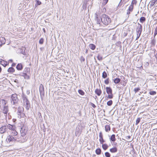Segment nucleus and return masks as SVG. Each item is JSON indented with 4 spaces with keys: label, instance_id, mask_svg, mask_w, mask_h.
<instances>
[{
    "label": "nucleus",
    "instance_id": "f257e3e1",
    "mask_svg": "<svg viewBox=\"0 0 157 157\" xmlns=\"http://www.w3.org/2000/svg\"><path fill=\"white\" fill-rule=\"evenodd\" d=\"M101 21L102 23L105 25H109L111 22L110 18L109 16L105 14L102 15Z\"/></svg>",
    "mask_w": 157,
    "mask_h": 157
},
{
    "label": "nucleus",
    "instance_id": "f03ea898",
    "mask_svg": "<svg viewBox=\"0 0 157 157\" xmlns=\"http://www.w3.org/2000/svg\"><path fill=\"white\" fill-rule=\"evenodd\" d=\"M11 103L12 105H17L19 102L20 100L18 99L17 95L16 94H12L10 98Z\"/></svg>",
    "mask_w": 157,
    "mask_h": 157
},
{
    "label": "nucleus",
    "instance_id": "7ed1b4c3",
    "mask_svg": "<svg viewBox=\"0 0 157 157\" xmlns=\"http://www.w3.org/2000/svg\"><path fill=\"white\" fill-rule=\"evenodd\" d=\"M30 68L28 67L25 68L22 73H21L19 75L20 76L24 77L25 79H27L29 78Z\"/></svg>",
    "mask_w": 157,
    "mask_h": 157
},
{
    "label": "nucleus",
    "instance_id": "20e7f679",
    "mask_svg": "<svg viewBox=\"0 0 157 157\" xmlns=\"http://www.w3.org/2000/svg\"><path fill=\"white\" fill-rule=\"evenodd\" d=\"M23 101L24 104L27 110H28L30 108V104L27 96L25 95H23L22 97Z\"/></svg>",
    "mask_w": 157,
    "mask_h": 157
},
{
    "label": "nucleus",
    "instance_id": "39448f33",
    "mask_svg": "<svg viewBox=\"0 0 157 157\" xmlns=\"http://www.w3.org/2000/svg\"><path fill=\"white\" fill-rule=\"evenodd\" d=\"M24 108L22 107H19L17 109V114L18 115V117L21 118L22 117H24L25 115L23 113Z\"/></svg>",
    "mask_w": 157,
    "mask_h": 157
},
{
    "label": "nucleus",
    "instance_id": "423d86ee",
    "mask_svg": "<svg viewBox=\"0 0 157 157\" xmlns=\"http://www.w3.org/2000/svg\"><path fill=\"white\" fill-rule=\"evenodd\" d=\"M106 91L108 94V98L112 99L113 97V95L112 94V90L110 87H106Z\"/></svg>",
    "mask_w": 157,
    "mask_h": 157
},
{
    "label": "nucleus",
    "instance_id": "0eeeda50",
    "mask_svg": "<svg viewBox=\"0 0 157 157\" xmlns=\"http://www.w3.org/2000/svg\"><path fill=\"white\" fill-rule=\"evenodd\" d=\"M82 131V127L79 125L77 126L76 129L75 134L76 136H79Z\"/></svg>",
    "mask_w": 157,
    "mask_h": 157
},
{
    "label": "nucleus",
    "instance_id": "6e6552de",
    "mask_svg": "<svg viewBox=\"0 0 157 157\" xmlns=\"http://www.w3.org/2000/svg\"><path fill=\"white\" fill-rule=\"evenodd\" d=\"M6 140L7 142H13L17 140L16 137H14L12 135H9L6 138Z\"/></svg>",
    "mask_w": 157,
    "mask_h": 157
},
{
    "label": "nucleus",
    "instance_id": "1a4fd4ad",
    "mask_svg": "<svg viewBox=\"0 0 157 157\" xmlns=\"http://www.w3.org/2000/svg\"><path fill=\"white\" fill-rule=\"evenodd\" d=\"M39 91L41 97L42 98V96L44 95V86L42 84H41L40 86Z\"/></svg>",
    "mask_w": 157,
    "mask_h": 157
},
{
    "label": "nucleus",
    "instance_id": "9d476101",
    "mask_svg": "<svg viewBox=\"0 0 157 157\" xmlns=\"http://www.w3.org/2000/svg\"><path fill=\"white\" fill-rule=\"evenodd\" d=\"M2 112L4 114L5 116L6 117L7 113L9 111L8 106H4V107L0 108Z\"/></svg>",
    "mask_w": 157,
    "mask_h": 157
},
{
    "label": "nucleus",
    "instance_id": "9b49d317",
    "mask_svg": "<svg viewBox=\"0 0 157 157\" xmlns=\"http://www.w3.org/2000/svg\"><path fill=\"white\" fill-rule=\"evenodd\" d=\"M27 132V130L25 127H22L20 130L21 136L22 137L26 135Z\"/></svg>",
    "mask_w": 157,
    "mask_h": 157
},
{
    "label": "nucleus",
    "instance_id": "f8f14e48",
    "mask_svg": "<svg viewBox=\"0 0 157 157\" xmlns=\"http://www.w3.org/2000/svg\"><path fill=\"white\" fill-rule=\"evenodd\" d=\"M138 26L137 27L136 29V33L137 34H140V35H141L142 30V26L139 23H138Z\"/></svg>",
    "mask_w": 157,
    "mask_h": 157
},
{
    "label": "nucleus",
    "instance_id": "ddd939ff",
    "mask_svg": "<svg viewBox=\"0 0 157 157\" xmlns=\"http://www.w3.org/2000/svg\"><path fill=\"white\" fill-rule=\"evenodd\" d=\"M0 108L4 107V106H8L6 105L7 102L4 99H1L0 100Z\"/></svg>",
    "mask_w": 157,
    "mask_h": 157
},
{
    "label": "nucleus",
    "instance_id": "4468645a",
    "mask_svg": "<svg viewBox=\"0 0 157 157\" xmlns=\"http://www.w3.org/2000/svg\"><path fill=\"white\" fill-rule=\"evenodd\" d=\"M7 129L6 126L4 125L2 126L0 128V133L1 134H3L6 132L7 131Z\"/></svg>",
    "mask_w": 157,
    "mask_h": 157
},
{
    "label": "nucleus",
    "instance_id": "2eb2a0df",
    "mask_svg": "<svg viewBox=\"0 0 157 157\" xmlns=\"http://www.w3.org/2000/svg\"><path fill=\"white\" fill-rule=\"evenodd\" d=\"M17 132L15 130V129L12 130L11 132V135L15 136L16 137V139H19V137L17 135Z\"/></svg>",
    "mask_w": 157,
    "mask_h": 157
},
{
    "label": "nucleus",
    "instance_id": "dca6fc26",
    "mask_svg": "<svg viewBox=\"0 0 157 157\" xmlns=\"http://www.w3.org/2000/svg\"><path fill=\"white\" fill-rule=\"evenodd\" d=\"M0 63L4 67H6L8 64L7 62L2 59H0Z\"/></svg>",
    "mask_w": 157,
    "mask_h": 157
},
{
    "label": "nucleus",
    "instance_id": "f3484780",
    "mask_svg": "<svg viewBox=\"0 0 157 157\" xmlns=\"http://www.w3.org/2000/svg\"><path fill=\"white\" fill-rule=\"evenodd\" d=\"M6 39L4 37H0V46H1L2 45L4 44L5 43Z\"/></svg>",
    "mask_w": 157,
    "mask_h": 157
},
{
    "label": "nucleus",
    "instance_id": "a211bd4d",
    "mask_svg": "<svg viewBox=\"0 0 157 157\" xmlns=\"http://www.w3.org/2000/svg\"><path fill=\"white\" fill-rule=\"evenodd\" d=\"M16 68L18 70H21L23 68V66L21 63H18L16 66Z\"/></svg>",
    "mask_w": 157,
    "mask_h": 157
},
{
    "label": "nucleus",
    "instance_id": "6ab92c4d",
    "mask_svg": "<svg viewBox=\"0 0 157 157\" xmlns=\"http://www.w3.org/2000/svg\"><path fill=\"white\" fill-rule=\"evenodd\" d=\"M7 128H9V129L11 130V131L15 129V127L10 124H8L6 127Z\"/></svg>",
    "mask_w": 157,
    "mask_h": 157
},
{
    "label": "nucleus",
    "instance_id": "aec40b11",
    "mask_svg": "<svg viewBox=\"0 0 157 157\" xmlns=\"http://www.w3.org/2000/svg\"><path fill=\"white\" fill-rule=\"evenodd\" d=\"M95 92L98 96H99L101 95L102 92L101 90L96 89L95 91Z\"/></svg>",
    "mask_w": 157,
    "mask_h": 157
},
{
    "label": "nucleus",
    "instance_id": "412c9836",
    "mask_svg": "<svg viewBox=\"0 0 157 157\" xmlns=\"http://www.w3.org/2000/svg\"><path fill=\"white\" fill-rule=\"evenodd\" d=\"M95 19L96 21L97 24L98 25H100V22H101L99 19H98V15L96 13L95 14Z\"/></svg>",
    "mask_w": 157,
    "mask_h": 157
},
{
    "label": "nucleus",
    "instance_id": "4be33fe9",
    "mask_svg": "<svg viewBox=\"0 0 157 157\" xmlns=\"http://www.w3.org/2000/svg\"><path fill=\"white\" fill-rule=\"evenodd\" d=\"M109 151L112 153H115L117 152V149L116 147H114L110 149Z\"/></svg>",
    "mask_w": 157,
    "mask_h": 157
},
{
    "label": "nucleus",
    "instance_id": "5701e85b",
    "mask_svg": "<svg viewBox=\"0 0 157 157\" xmlns=\"http://www.w3.org/2000/svg\"><path fill=\"white\" fill-rule=\"evenodd\" d=\"M110 140L111 141L114 142L116 140L115 135L114 134L112 135L110 138Z\"/></svg>",
    "mask_w": 157,
    "mask_h": 157
},
{
    "label": "nucleus",
    "instance_id": "b1692460",
    "mask_svg": "<svg viewBox=\"0 0 157 157\" xmlns=\"http://www.w3.org/2000/svg\"><path fill=\"white\" fill-rule=\"evenodd\" d=\"M105 128L106 132H108L109 131H110V128L109 125H106L105 126Z\"/></svg>",
    "mask_w": 157,
    "mask_h": 157
},
{
    "label": "nucleus",
    "instance_id": "393cba45",
    "mask_svg": "<svg viewBox=\"0 0 157 157\" xmlns=\"http://www.w3.org/2000/svg\"><path fill=\"white\" fill-rule=\"evenodd\" d=\"M89 48L92 50H94L96 48V46L94 44H90L89 45Z\"/></svg>",
    "mask_w": 157,
    "mask_h": 157
},
{
    "label": "nucleus",
    "instance_id": "a878e982",
    "mask_svg": "<svg viewBox=\"0 0 157 157\" xmlns=\"http://www.w3.org/2000/svg\"><path fill=\"white\" fill-rule=\"evenodd\" d=\"M102 147L103 149L105 150H106L108 147V145L106 144H102Z\"/></svg>",
    "mask_w": 157,
    "mask_h": 157
},
{
    "label": "nucleus",
    "instance_id": "bb28decb",
    "mask_svg": "<svg viewBox=\"0 0 157 157\" xmlns=\"http://www.w3.org/2000/svg\"><path fill=\"white\" fill-rule=\"evenodd\" d=\"M121 81V79L119 78H116L114 80V82L115 84L118 83Z\"/></svg>",
    "mask_w": 157,
    "mask_h": 157
},
{
    "label": "nucleus",
    "instance_id": "cd10ccee",
    "mask_svg": "<svg viewBox=\"0 0 157 157\" xmlns=\"http://www.w3.org/2000/svg\"><path fill=\"white\" fill-rule=\"evenodd\" d=\"M8 71L9 72L12 73L15 71V70L13 68L10 67L8 69Z\"/></svg>",
    "mask_w": 157,
    "mask_h": 157
},
{
    "label": "nucleus",
    "instance_id": "c85d7f7f",
    "mask_svg": "<svg viewBox=\"0 0 157 157\" xmlns=\"http://www.w3.org/2000/svg\"><path fill=\"white\" fill-rule=\"evenodd\" d=\"M101 150L100 148H98L95 151L96 154L98 155H99L101 154Z\"/></svg>",
    "mask_w": 157,
    "mask_h": 157
},
{
    "label": "nucleus",
    "instance_id": "c756f323",
    "mask_svg": "<svg viewBox=\"0 0 157 157\" xmlns=\"http://www.w3.org/2000/svg\"><path fill=\"white\" fill-rule=\"evenodd\" d=\"M156 1H157V0H152L151 1V3L150 4L151 6L152 7L154 6Z\"/></svg>",
    "mask_w": 157,
    "mask_h": 157
},
{
    "label": "nucleus",
    "instance_id": "7c9ffc66",
    "mask_svg": "<svg viewBox=\"0 0 157 157\" xmlns=\"http://www.w3.org/2000/svg\"><path fill=\"white\" fill-rule=\"evenodd\" d=\"M107 75L105 71H104L102 75V77L103 78H105L107 77Z\"/></svg>",
    "mask_w": 157,
    "mask_h": 157
},
{
    "label": "nucleus",
    "instance_id": "2f4dec72",
    "mask_svg": "<svg viewBox=\"0 0 157 157\" xmlns=\"http://www.w3.org/2000/svg\"><path fill=\"white\" fill-rule=\"evenodd\" d=\"M146 20V19L144 17H141L140 19V21L141 23H143Z\"/></svg>",
    "mask_w": 157,
    "mask_h": 157
},
{
    "label": "nucleus",
    "instance_id": "473e14b6",
    "mask_svg": "<svg viewBox=\"0 0 157 157\" xmlns=\"http://www.w3.org/2000/svg\"><path fill=\"white\" fill-rule=\"evenodd\" d=\"M133 6L132 4H131L130 6L129 7L128 10L130 11H131V12H132L133 10Z\"/></svg>",
    "mask_w": 157,
    "mask_h": 157
},
{
    "label": "nucleus",
    "instance_id": "72a5a7b5",
    "mask_svg": "<svg viewBox=\"0 0 157 157\" xmlns=\"http://www.w3.org/2000/svg\"><path fill=\"white\" fill-rule=\"evenodd\" d=\"M78 91V93L82 95H83L84 94V92L81 90H79Z\"/></svg>",
    "mask_w": 157,
    "mask_h": 157
},
{
    "label": "nucleus",
    "instance_id": "f704fd0d",
    "mask_svg": "<svg viewBox=\"0 0 157 157\" xmlns=\"http://www.w3.org/2000/svg\"><path fill=\"white\" fill-rule=\"evenodd\" d=\"M98 59L100 60L101 61L102 60V57L100 55L98 54L97 57Z\"/></svg>",
    "mask_w": 157,
    "mask_h": 157
},
{
    "label": "nucleus",
    "instance_id": "c9c22d12",
    "mask_svg": "<svg viewBox=\"0 0 157 157\" xmlns=\"http://www.w3.org/2000/svg\"><path fill=\"white\" fill-rule=\"evenodd\" d=\"M112 104L113 101L111 100L108 101L107 103V104L108 106H111Z\"/></svg>",
    "mask_w": 157,
    "mask_h": 157
},
{
    "label": "nucleus",
    "instance_id": "e433bc0d",
    "mask_svg": "<svg viewBox=\"0 0 157 157\" xmlns=\"http://www.w3.org/2000/svg\"><path fill=\"white\" fill-rule=\"evenodd\" d=\"M99 141L101 144H103L105 142V141L104 140L103 137L99 139Z\"/></svg>",
    "mask_w": 157,
    "mask_h": 157
},
{
    "label": "nucleus",
    "instance_id": "4c0bfd02",
    "mask_svg": "<svg viewBox=\"0 0 157 157\" xmlns=\"http://www.w3.org/2000/svg\"><path fill=\"white\" fill-rule=\"evenodd\" d=\"M149 93L151 95H154L156 94V92L154 91H150Z\"/></svg>",
    "mask_w": 157,
    "mask_h": 157
},
{
    "label": "nucleus",
    "instance_id": "58836bf2",
    "mask_svg": "<svg viewBox=\"0 0 157 157\" xmlns=\"http://www.w3.org/2000/svg\"><path fill=\"white\" fill-rule=\"evenodd\" d=\"M25 48H24V51H23V49H21V50L20 52L21 53H22L24 55H26V54L25 53Z\"/></svg>",
    "mask_w": 157,
    "mask_h": 157
},
{
    "label": "nucleus",
    "instance_id": "ea45409f",
    "mask_svg": "<svg viewBox=\"0 0 157 157\" xmlns=\"http://www.w3.org/2000/svg\"><path fill=\"white\" fill-rule=\"evenodd\" d=\"M105 155L106 157H110V155L109 152H106L105 153Z\"/></svg>",
    "mask_w": 157,
    "mask_h": 157
},
{
    "label": "nucleus",
    "instance_id": "a19ab883",
    "mask_svg": "<svg viewBox=\"0 0 157 157\" xmlns=\"http://www.w3.org/2000/svg\"><path fill=\"white\" fill-rule=\"evenodd\" d=\"M140 118H138L136 120V124L137 125L140 122Z\"/></svg>",
    "mask_w": 157,
    "mask_h": 157
},
{
    "label": "nucleus",
    "instance_id": "79ce46f5",
    "mask_svg": "<svg viewBox=\"0 0 157 157\" xmlns=\"http://www.w3.org/2000/svg\"><path fill=\"white\" fill-rule=\"evenodd\" d=\"M140 89L139 87H138L136 88H135L134 90V92L135 93H136L139 90H140Z\"/></svg>",
    "mask_w": 157,
    "mask_h": 157
},
{
    "label": "nucleus",
    "instance_id": "37998d69",
    "mask_svg": "<svg viewBox=\"0 0 157 157\" xmlns=\"http://www.w3.org/2000/svg\"><path fill=\"white\" fill-rule=\"evenodd\" d=\"M44 42V39L43 38H41L39 41V43L40 44H42Z\"/></svg>",
    "mask_w": 157,
    "mask_h": 157
},
{
    "label": "nucleus",
    "instance_id": "c03bdc74",
    "mask_svg": "<svg viewBox=\"0 0 157 157\" xmlns=\"http://www.w3.org/2000/svg\"><path fill=\"white\" fill-rule=\"evenodd\" d=\"M108 0H103L102 4L104 5H105L108 2Z\"/></svg>",
    "mask_w": 157,
    "mask_h": 157
},
{
    "label": "nucleus",
    "instance_id": "a18cd8bd",
    "mask_svg": "<svg viewBox=\"0 0 157 157\" xmlns=\"http://www.w3.org/2000/svg\"><path fill=\"white\" fill-rule=\"evenodd\" d=\"M109 78H107L105 81V83L106 84H108L109 83Z\"/></svg>",
    "mask_w": 157,
    "mask_h": 157
},
{
    "label": "nucleus",
    "instance_id": "49530a36",
    "mask_svg": "<svg viewBox=\"0 0 157 157\" xmlns=\"http://www.w3.org/2000/svg\"><path fill=\"white\" fill-rule=\"evenodd\" d=\"M82 6L83 7V8H86V2L85 1H84L83 5H82Z\"/></svg>",
    "mask_w": 157,
    "mask_h": 157
},
{
    "label": "nucleus",
    "instance_id": "de8ad7c7",
    "mask_svg": "<svg viewBox=\"0 0 157 157\" xmlns=\"http://www.w3.org/2000/svg\"><path fill=\"white\" fill-rule=\"evenodd\" d=\"M155 40H153L151 42V44L153 45H155Z\"/></svg>",
    "mask_w": 157,
    "mask_h": 157
},
{
    "label": "nucleus",
    "instance_id": "09e8293b",
    "mask_svg": "<svg viewBox=\"0 0 157 157\" xmlns=\"http://www.w3.org/2000/svg\"><path fill=\"white\" fill-rule=\"evenodd\" d=\"M36 4L37 5H40L41 4V2L38 0H36Z\"/></svg>",
    "mask_w": 157,
    "mask_h": 157
},
{
    "label": "nucleus",
    "instance_id": "8fccbe9b",
    "mask_svg": "<svg viewBox=\"0 0 157 157\" xmlns=\"http://www.w3.org/2000/svg\"><path fill=\"white\" fill-rule=\"evenodd\" d=\"M137 3V1L136 0H132L131 4H132L133 6L134 4H136Z\"/></svg>",
    "mask_w": 157,
    "mask_h": 157
},
{
    "label": "nucleus",
    "instance_id": "3c124183",
    "mask_svg": "<svg viewBox=\"0 0 157 157\" xmlns=\"http://www.w3.org/2000/svg\"><path fill=\"white\" fill-rule=\"evenodd\" d=\"M157 34V26L155 28V33H154V36H155Z\"/></svg>",
    "mask_w": 157,
    "mask_h": 157
},
{
    "label": "nucleus",
    "instance_id": "603ef678",
    "mask_svg": "<svg viewBox=\"0 0 157 157\" xmlns=\"http://www.w3.org/2000/svg\"><path fill=\"white\" fill-rule=\"evenodd\" d=\"M100 139L103 138V135L101 132H100L99 134Z\"/></svg>",
    "mask_w": 157,
    "mask_h": 157
},
{
    "label": "nucleus",
    "instance_id": "864d4df0",
    "mask_svg": "<svg viewBox=\"0 0 157 157\" xmlns=\"http://www.w3.org/2000/svg\"><path fill=\"white\" fill-rule=\"evenodd\" d=\"M80 59H81V61H84L85 60V58L83 57V56H81V58H80Z\"/></svg>",
    "mask_w": 157,
    "mask_h": 157
},
{
    "label": "nucleus",
    "instance_id": "5fc2aeb1",
    "mask_svg": "<svg viewBox=\"0 0 157 157\" xmlns=\"http://www.w3.org/2000/svg\"><path fill=\"white\" fill-rule=\"evenodd\" d=\"M91 105L94 108H95L96 107V106L95 105L92 103H91Z\"/></svg>",
    "mask_w": 157,
    "mask_h": 157
},
{
    "label": "nucleus",
    "instance_id": "6e6d98bb",
    "mask_svg": "<svg viewBox=\"0 0 157 157\" xmlns=\"http://www.w3.org/2000/svg\"><path fill=\"white\" fill-rule=\"evenodd\" d=\"M140 34H137V37L136 38V40L138 39L139 37H140Z\"/></svg>",
    "mask_w": 157,
    "mask_h": 157
},
{
    "label": "nucleus",
    "instance_id": "4d7b16f0",
    "mask_svg": "<svg viewBox=\"0 0 157 157\" xmlns=\"http://www.w3.org/2000/svg\"><path fill=\"white\" fill-rule=\"evenodd\" d=\"M130 138H131L130 136H127L126 137V138L128 139H129Z\"/></svg>",
    "mask_w": 157,
    "mask_h": 157
},
{
    "label": "nucleus",
    "instance_id": "13d9d810",
    "mask_svg": "<svg viewBox=\"0 0 157 157\" xmlns=\"http://www.w3.org/2000/svg\"><path fill=\"white\" fill-rule=\"evenodd\" d=\"M130 12H131V11H130L129 10H128V11H127V14H129L130 13Z\"/></svg>",
    "mask_w": 157,
    "mask_h": 157
},
{
    "label": "nucleus",
    "instance_id": "bf43d9fd",
    "mask_svg": "<svg viewBox=\"0 0 157 157\" xmlns=\"http://www.w3.org/2000/svg\"><path fill=\"white\" fill-rule=\"evenodd\" d=\"M15 65V63H13L12 64V67H14Z\"/></svg>",
    "mask_w": 157,
    "mask_h": 157
},
{
    "label": "nucleus",
    "instance_id": "052dcab7",
    "mask_svg": "<svg viewBox=\"0 0 157 157\" xmlns=\"http://www.w3.org/2000/svg\"><path fill=\"white\" fill-rule=\"evenodd\" d=\"M106 10V9L105 8H104L103 9V11H105Z\"/></svg>",
    "mask_w": 157,
    "mask_h": 157
},
{
    "label": "nucleus",
    "instance_id": "680f3d73",
    "mask_svg": "<svg viewBox=\"0 0 157 157\" xmlns=\"http://www.w3.org/2000/svg\"><path fill=\"white\" fill-rule=\"evenodd\" d=\"M127 35V33H124V36H126Z\"/></svg>",
    "mask_w": 157,
    "mask_h": 157
},
{
    "label": "nucleus",
    "instance_id": "e2e57ef3",
    "mask_svg": "<svg viewBox=\"0 0 157 157\" xmlns=\"http://www.w3.org/2000/svg\"><path fill=\"white\" fill-rule=\"evenodd\" d=\"M9 61L11 62H13V60L12 59H10L9 60Z\"/></svg>",
    "mask_w": 157,
    "mask_h": 157
},
{
    "label": "nucleus",
    "instance_id": "0e129e2a",
    "mask_svg": "<svg viewBox=\"0 0 157 157\" xmlns=\"http://www.w3.org/2000/svg\"><path fill=\"white\" fill-rule=\"evenodd\" d=\"M1 71H2V68L0 67V72H1Z\"/></svg>",
    "mask_w": 157,
    "mask_h": 157
},
{
    "label": "nucleus",
    "instance_id": "69168bd1",
    "mask_svg": "<svg viewBox=\"0 0 157 157\" xmlns=\"http://www.w3.org/2000/svg\"><path fill=\"white\" fill-rule=\"evenodd\" d=\"M29 91L28 92V91H27V94H29Z\"/></svg>",
    "mask_w": 157,
    "mask_h": 157
},
{
    "label": "nucleus",
    "instance_id": "338daca9",
    "mask_svg": "<svg viewBox=\"0 0 157 157\" xmlns=\"http://www.w3.org/2000/svg\"><path fill=\"white\" fill-rule=\"evenodd\" d=\"M43 30H44V32H45V30L44 29H43Z\"/></svg>",
    "mask_w": 157,
    "mask_h": 157
},
{
    "label": "nucleus",
    "instance_id": "774afa93",
    "mask_svg": "<svg viewBox=\"0 0 157 157\" xmlns=\"http://www.w3.org/2000/svg\"><path fill=\"white\" fill-rule=\"evenodd\" d=\"M156 143L157 144V138L156 139Z\"/></svg>",
    "mask_w": 157,
    "mask_h": 157
}]
</instances>
